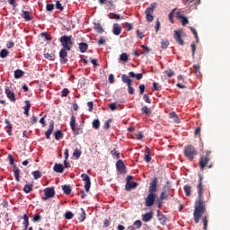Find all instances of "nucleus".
Here are the masks:
<instances>
[{"label":"nucleus","instance_id":"37998d69","mask_svg":"<svg viewBox=\"0 0 230 230\" xmlns=\"http://www.w3.org/2000/svg\"><path fill=\"white\" fill-rule=\"evenodd\" d=\"M123 28H125L126 31H130V30H133L132 23L125 22L123 23Z\"/></svg>","mask_w":230,"mask_h":230},{"label":"nucleus","instance_id":"13d9d810","mask_svg":"<svg viewBox=\"0 0 230 230\" xmlns=\"http://www.w3.org/2000/svg\"><path fill=\"white\" fill-rule=\"evenodd\" d=\"M111 123H112V119H109L105 123H104V128L105 130H109L111 128Z\"/></svg>","mask_w":230,"mask_h":230},{"label":"nucleus","instance_id":"3c124183","mask_svg":"<svg viewBox=\"0 0 230 230\" xmlns=\"http://www.w3.org/2000/svg\"><path fill=\"white\" fill-rule=\"evenodd\" d=\"M93 128H95V130H98V128H100V119H94L93 121Z\"/></svg>","mask_w":230,"mask_h":230},{"label":"nucleus","instance_id":"4be33fe9","mask_svg":"<svg viewBox=\"0 0 230 230\" xmlns=\"http://www.w3.org/2000/svg\"><path fill=\"white\" fill-rule=\"evenodd\" d=\"M134 188H137V183L136 181L126 182L127 191H130Z\"/></svg>","mask_w":230,"mask_h":230},{"label":"nucleus","instance_id":"de8ad7c7","mask_svg":"<svg viewBox=\"0 0 230 230\" xmlns=\"http://www.w3.org/2000/svg\"><path fill=\"white\" fill-rule=\"evenodd\" d=\"M0 57L1 58H6L8 57V49H4L0 51Z\"/></svg>","mask_w":230,"mask_h":230},{"label":"nucleus","instance_id":"4d7b16f0","mask_svg":"<svg viewBox=\"0 0 230 230\" xmlns=\"http://www.w3.org/2000/svg\"><path fill=\"white\" fill-rule=\"evenodd\" d=\"M161 200H168V194L165 191H162L160 194Z\"/></svg>","mask_w":230,"mask_h":230},{"label":"nucleus","instance_id":"bb28decb","mask_svg":"<svg viewBox=\"0 0 230 230\" xmlns=\"http://www.w3.org/2000/svg\"><path fill=\"white\" fill-rule=\"evenodd\" d=\"M23 226L24 230H28V227L30 226V217H28V215H23Z\"/></svg>","mask_w":230,"mask_h":230},{"label":"nucleus","instance_id":"c9c22d12","mask_svg":"<svg viewBox=\"0 0 230 230\" xmlns=\"http://www.w3.org/2000/svg\"><path fill=\"white\" fill-rule=\"evenodd\" d=\"M141 111L143 112V114H146V116H150V114H152V111L150 110V108H148V106L142 107Z\"/></svg>","mask_w":230,"mask_h":230},{"label":"nucleus","instance_id":"a211bd4d","mask_svg":"<svg viewBox=\"0 0 230 230\" xmlns=\"http://www.w3.org/2000/svg\"><path fill=\"white\" fill-rule=\"evenodd\" d=\"M53 170L57 173H64V165H62L61 164H55Z\"/></svg>","mask_w":230,"mask_h":230},{"label":"nucleus","instance_id":"5701e85b","mask_svg":"<svg viewBox=\"0 0 230 230\" xmlns=\"http://www.w3.org/2000/svg\"><path fill=\"white\" fill-rule=\"evenodd\" d=\"M177 18L178 19H181V24L182 26H186V24H188L190 22V21H188V18H186L184 15L181 14V13H177Z\"/></svg>","mask_w":230,"mask_h":230},{"label":"nucleus","instance_id":"412c9836","mask_svg":"<svg viewBox=\"0 0 230 230\" xmlns=\"http://www.w3.org/2000/svg\"><path fill=\"white\" fill-rule=\"evenodd\" d=\"M144 160L146 163H150V161H152V157L150 156V148H148V146L146 147Z\"/></svg>","mask_w":230,"mask_h":230},{"label":"nucleus","instance_id":"9b49d317","mask_svg":"<svg viewBox=\"0 0 230 230\" xmlns=\"http://www.w3.org/2000/svg\"><path fill=\"white\" fill-rule=\"evenodd\" d=\"M155 202V194H150L146 198V208L152 207V205Z\"/></svg>","mask_w":230,"mask_h":230},{"label":"nucleus","instance_id":"4468645a","mask_svg":"<svg viewBox=\"0 0 230 230\" xmlns=\"http://www.w3.org/2000/svg\"><path fill=\"white\" fill-rule=\"evenodd\" d=\"M121 25L119 23H114L112 27L113 35H119L121 33Z\"/></svg>","mask_w":230,"mask_h":230},{"label":"nucleus","instance_id":"58836bf2","mask_svg":"<svg viewBox=\"0 0 230 230\" xmlns=\"http://www.w3.org/2000/svg\"><path fill=\"white\" fill-rule=\"evenodd\" d=\"M23 75H24V72L22 70L18 69L14 71V78H21Z\"/></svg>","mask_w":230,"mask_h":230},{"label":"nucleus","instance_id":"c03bdc74","mask_svg":"<svg viewBox=\"0 0 230 230\" xmlns=\"http://www.w3.org/2000/svg\"><path fill=\"white\" fill-rule=\"evenodd\" d=\"M75 136H80V134H84V127L80 126L74 131Z\"/></svg>","mask_w":230,"mask_h":230},{"label":"nucleus","instance_id":"7ed1b4c3","mask_svg":"<svg viewBox=\"0 0 230 230\" xmlns=\"http://www.w3.org/2000/svg\"><path fill=\"white\" fill-rule=\"evenodd\" d=\"M61 46H63V49H67V51H71L73 48V36H62L60 39Z\"/></svg>","mask_w":230,"mask_h":230},{"label":"nucleus","instance_id":"f8f14e48","mask_svg":"<svg viewBox=\"0 0 230 230\" xmlns=\"http://www.w3.org/2000/svg\"><path fill=\"white\" fill-rule=\"evenodd\" d=\"M54 129H55V121L51 120L49 126V129L45 133L47 139H51V134H53Z\"/></svg>","mask_w":230,"mask_h":230},{"label":"nucleus","instance_id":"680f3d73","mask_svg":"<svg viewBox=\"0 0 230 230\" xmlns=\"http://www.w3.org/2000/svg\"><path fill=\"white\" fill-rule=\"evenodd\" d=\"M190 48L192 51V57H195V51H197V45H195V43H191Z\"/></svg>","mask_w":230,"mask_h":230},{"label":"nucleus","instance_id":"6e6d98bb","mask_svg":"<svg viewBox=\"0 0 230 230\" xmlns=\"http://www.w3.org/2000/svg\"><path fill=\"white\" fill-rule=\"evenodd\" d=\"M55 10V4H49L46 5V11L47 12H53Z\"/></svg>","mask_w":230,"mask_h":230},{"label":"nucleus","instance_id":"49530a36","mask_svg":"<svg viewBox=\"0 0 230 230\" xmlns=\"http://www.w3.org/2000/svg\"><path fill=\"white\" fill-rule=\"evenodd\" d=\"M32 175L35 180L40 179V177H42V172H40V171H34L32 172Z\"/></svg>","mask_w":230,"mask_h":230},{"label":"nucleus","instance_id":"ea45409f","mask_svg":"<svg viewBox=\"0 0 230 230\" xmlns=\"http://www.w3.org/2000/svg\"><path fill=\"white\" fill-rule=\"evenodd\" d=\"M202 222H203V230H208V224L209 220L208 219V216H205L202 217Z\"/></svg>","mask_w":230,"mask_h":230},{"label":"nucleus","instance_id":"b1692460","mask_svg":"<svg viewBox=\"0 0 230 230\" xmlns=\"http://www.w3.org/2000/svg\"><path fill=\"white\" fill-rule=\"evenodd\" d=\"M89 49V45L85 42L79 43V50L81 53H85Z\"/></svg>","mask_w":230,"mask_h":230},{"label":"nucleus","instance_id":"6ab92c4d","mask_svg":"<svg viewBox=\"0 0 230 230\" xmlns=\"http://www.w3.org/2000/svg\"><path fill=\"white\" fill-rule=\"evenodd\" d=\"M70 127H71L73 132H75V131H76V117H75V115H72V116H71V119H70Z\"/></svg>","mask_w":230,"mask_h":230},{"label":"nucleus","instance_id":"20e7f679","mask_svg":"<svg viewBox=\"0 0 230 230\" xmlns=\"http://www.w3.org/2000/svg\"><path fill=\"white\" fill-rule=\"evenodd\" d=\"M210 154H211V151H207L206 155L200 157V159H199L200 170H204L208 166V164L210 161V159H209Z\"/></svg>","mask_w":230,"mask_h":230},{"label":"nucleus","instance_id":"393cba45","mask_svg":"<svg viewBox=\"0 0 230 230\" xmlns=\"http://www.w3.org/2000/svg\"><path fill=\"white\" fill-rule=\"evenodd\" d=\"M13 173H14V178H15V181H17V182H19L20 180V173H21V170H19V167L17 166H13Z\"/></svg>","mask_w":230,"mask_h":230},{"label":"nucleus","instance_id":"7c9ffc66","mask_svg":"<svg viewBox=\"0 0 230 230\" xmlns=\"http://www.w3.org/2000/svg\"><path fill=\"white\" fill-rule=\"evenodd\" d=\"M108 17L109 19H116L117 21H121V19H124L123 16H120L119 14L112 13L108 14Z\"/></svg>","mask_w":230,"mask_h":230},{"label":"nucleus","instance_id":"79ce46f5","mask_svg":"<svg viewBox=\"0 0 230 230\" xmlns=\"http://www.w3.org/2000/svg\"><path fill=\"white\" fill-rule=\"evenodd\" d=\"M31 190H33V185L32 184H26L23 188V191L25 193H30V191H31Z\"/></svg>","mask_w":230,"mask_h":230},{"label":"nucleus","instance_id":"09e8293b","mask_svg":"<svg viewBox=\"0 0 230 230\" xmlns=\"http://www.w3.org/2000/svg\"><path fill=\"white\" fill-rule=\"evenodd\" d=\"M73 217H75V214H73V212L71 211H67L65 213V218H66V220H71Z\"/></svg>","mask_w":230,"mask_h":230},{"label":"nucleus","instance_id":"5fc2aeb1","mask_svg":"<svg viewBox=\"0 0 230 230\" xmlns=\"http://www.w3.org/2000/svg\"><path fill=\"white\" fill-rule=\"evenodd\" d=\"M56 8L59 10V12H64V6H62V4H60L58 0L56 1Z\"/></svg>","mask_w":230,"mask_h":230},{"label":"nucleus","instance_id":"f03ea898","mask_svg":"<svg viewBox=\"0 0 230 230\" xmlns=\"http://www.w3.org/2000/svg\"><path fill=\"white\" fill-rule=\"evenodd\" d=\"M183 154L189 161H193L199 155V151L192 145H188L184 147Z\"/></svg>","mask_w":230,"mask_h":230},{"label":"nucleus","instance_id":"aec40b11","mask_svg":"<svg viewBox=\"0 0 230 230\" xmlns=\"http://www.w3.org/2000/svg\"><path fill=\"white\" fill-rule=\"evenodd\" d=\"M22 19H24V21H26L27 22L31 21L32 17H31V13L28 11H22Z\"/></svg>","mask_w":230,"mask_h":230},{"label":"nucleus","instance_id":"a878e982","mask_svg":"<svg viewBox=\"0 0 230 230\" xmlns=\"http://www.w3.org/2000/svg\"><path fill=\"white\" fill-rule=\"evenodd\" d=\"M54 137H55V139H56L57 141H60V139H63V138H64V133H62V132L60 131V129H58V130L55 131Z\"/></svg>","mask_w":230,"mask_h":230},{"label":"nucleus","instance_id":"dca6fc26","mask_svg":"<svg viewBox=\"0 0 230 230\" xmlns=\"http://www.w3.org/2000/svg\"><path fill=\"white\" fill-rule=\"evenodd\" d=\"M30 109H31V103L27 100L25 101V106H23V114H25L27 117L30 116Z\"/></svg>","mask_w":230,"mask_h":230},{"label":"nucleus","instance_id":"a19ab883","mask_svg":"<svg viewBox=\"0 0 230 230\" xmlns=\"http://www.w3.org/2000/svg\"><path fill=\"white\" fill-rule=\"evenodd\" d=\"M81 155H82V151L78 150V148L75 149L73 153V157H75V159H80Z\"/></svg>","mask_w":230,"mask_h":230},{"label":"nucleus","instance_id":"2f4dec72","mask_svg":"<svg viewBox=\"0 0 230 230\" xmlns=\"http://www.w3.org/2000/svg\"><path fill=\"white\" fill-rule=\"evenodd\" d=\"M44 58H47V60H55V52L44 53Z\"/></svg>","mask_w":230,"mask_h":230},{"label":"nucleus","instance_id":"0eeeda50","mask_svg":"<svg viewBox=\"0 0 230 230\" xmlns=\"http://www.w3.org/2000/svg\"><path fill=\"white\" fill-rule=\"evenodd\" d=\"M157 178H154L149 185V194L155 195L157 193Z\"/></svg>","mask_w":230,"mask_h":230},{"label":"nucleus","instance_id":"473e14b6","mask_svg":"<svg viewBox=\"0 0 230 230\" xmlns=\"http://www.w3.org/2000/svg\"><path fill=\"white\" fill-rule=\"evenodd\" d=\"M146 13V19L147 21V22H152V21H154V13H150L148 11L145 12Z\"/></svg>","mask_w":230,"mask_h":230},{"label":"nucleus","instance_id":"603ef678","mask_svg":"<svg viewBox=\"0 0 230 230\" xmlns=\"http://www.w3.org/2000/svg\"><path fill=\"white\" fill-rule=\"evenodd\" d=\"M119 60H121L122 62H127L128 60V55H127V53H122L119 56Z\"/></svg>","mask_w":230,"mask_h":230},{"label":"nucleus","instance_id":"72a5a7b5","mask_svg":"<svg viewBox=\"0 0 230 230\" xmlns=\"http://www.w3.org/2000/svg\"><path fill=\"white\" fill-rule=\"evenodd\" d=\"M62 190H63L65 195H70L71 194L72 190H71L70 185H63Z\"/></svg>","mask_w":230,"mask_h":230},{"label":"nucleus","instance_id":"338daca9","mask_svg":"<svg viewBox=\"0 0 230 230\" xmlns=\"http://www.w3.org/2000/svg\"><path fill=\"white\" fill-rule=\"evenodd\" d=\"M134 88L132 87V84H128V93H129L130 94H134Z\"/></svg>","mask_w":230,"mask_h":230},{"label":"nucleus","instance_id":"9d476101","mask_svg":"<svg viewBox=\"0 0 230 230\" xmlns=\"http://www.w3.org/2000/svg\"><path fill=\"white\" fill-rule=\"evenodd\" d=\"M59 58L61 64H67V49H61L59 51Z\"/></svg>","mask_w":230,"mask_h":230},{"label":"nucleus","instance_id":"0e129e2a","mask_svg":"<svg viewBox=\"0 0 230 230\" xmlns=\"http://www.w3.org/2000/svg\"><path fill=\"white\" fill-rule=\"evenodd\" d=\"M109 107H110L111 111H116V109H118L116 102L110 103Z\"/></svg>","mask_w":230,"mask_h":230},{"label":"nucleus","instance_id":"e433bc0d","mask_svg":"<svg viewBox=\"0 0 230 230\" xmlns=\"http://www.w3.org/2000/svg\"><path fill=\"white\" fill-rule=\"evenodd\" d=\"M157 6L156 3H152L146 10V12H149L151 13H154V10H155V7Z\"/></svg>","mask_w":230,"mask_h":230},{"label":"nucleus","instance_id":"864d4df0","mask_svg":"<svg viewBox=\"0 0 230 230\" xmlns=\"http://www.w3.org/2000/svg\"><path fill=\"white\" fill-rule=\"evenodd\" d=\"M40 220H42V216H40V214L34 215L32 222H40Z\"/></svg>","mask_w":230,"mask_h":230},{"label":"nucleus","instance_id":"8fccbe9b","mask_svg":"<svg viewBox=\"0 0 230 230\" xmlns=\"http://www.w3.org/2000/svg\"><path fill=\"white\" fill-rule=\"evenodd\" d=\"M190 31L194 35L196 42L199 43V34L197 33V30H195L193 27H190Z\"/></svg>","mask_w":230,"mask_h":230},{"label":"nucleus","instance_id":"2eb2a0df","mask_svg":"<svg viewBox=\"0 0 230 230\" xmlns=\"http://www.w3.org/2000/svg\"><path fill=\"white\" fill-rule=\"evenodd\" d=\"M154 218V212H149L142 215L143 222H150Z\"/></svg>","mask_w":230,"mask_h":230},{"label":"nucleus","instance_id":"ddd939ff","mask_svg":"<svg viewBox=\"0 0 230 230\" xmlns=\"http://www.w3.org/2000/svg\"><path fill=\"white\" fill-rule=\"evenodd\" d=\"M5 94L7 96V98L10 100V102H13V103H15V93H13L10 88H5Z\"/></svg>","mask_w":230,"mask_h":230},{"label":"nucleus","instance_id":"f257e3e1","mask_svg":"<svg viewBox=\"0 0 230 230\" xmlns=\"http://www.w3.org/2000/svg\"><path fill=\"white\" fill-rule=\"evenodd\" d=\"M203 179L204 177L202 174H199V184L197 186L199 199L195 202V208L193 213L195 224H199V222H200V218H202V215L206 213V206L204 205V197L202 195V190H204V187L202 186Z\"/></svg>","mask_w":230,"mask_h":230},{"label":"nucleus","instance_id":"4c0bfd02","mask_svg":"<svg viewBox=\"0 0 230 230\" xmlns=\"http://www.w3.org/2000/svg\"><path fill=\"white\" fill-rule=\"evenodd\" d=\"M183 190H184L185 195H186L187 197H190V195H191V186H190V185H185V186L183 187Z\"/></svg>","mask_w":230,"mask_h":230},{"label":"nucleus","instance_id":"39448f33","mask_svg":"<svg viewBox=\"0 0 230 230\" xmlns=\"http://www.w3.org/2000/svg\"><path fill=\"white\" fill-rule=\"evenodd\" d=\"M43 191L45 193V197H42V200H48V199L55 197V187H47Z\"/></svg>","mask_w":230,"mask_h":230},{"label":"nucleus","instance_id":"6e6552de","mask_svg":"<svg viewBox=\"0 0 230 230\" xmlns=\"http://www.w3.org/2000/svg\"><path fill=\"white\" fill-rule=\"evenodd\" d=\"M174 39L180 46H184V40H182V30L174 31Z\"/></svg>","mask_w":230,"mask_h":230},{"label":"nucleus","instance_id":"052dcab7","mask_svg":"<svg viewBox=\"0 0 230 230\" xmlns=\"http://www.w3.org/2000/svg\"><path fill=\"white\" fill-rule=\"evenodd\" d=\"M165 75H167L168 78H172V76L175 75V72H173L172 70H166Z\"/></svg>","mask_w":230,"mask_h":230},{"label":"nucleus","instance_id":"c85d7f7f","mask_svg":"<svg viewBox=\"0 0 230 230\" xmlns=\"http://www.w3.org/2000/svg\"><path fill=\"white\" fill-rule=\"evenodd\" d=\"M169 118H171V119H173L174 123H179V117L177 116V113H175V111H172L169 113Z\"/></svg>","mask_w":230,"mask_h":230},{"label":"nucleus","instance_id":"423d86ee","mask_svg":"<svg viewBox=\"0 0 230 230\" xmlns=\"http://www.w3.org/2000/svg\"><path fill=\"white\" fill-rule=\"evenodd\" d=\"M116 168L121 175H125V173H127V167L125 166V164H123V160L117 161Z\"/></svg>","mask_w":230,"mask_h":230},{"label":"nucleus","instance_id":"cd10ccee","mask_svg":"<svg viewBox=\"0 0 230 230\" xmlns=\"http://www.w3.org/2000/svg\"><path fill=\"white\" fill-rule=\"evenodd\" d=\"M94 30L97 33H103L105 30H103V27L102 26L101 23H94Z\"/></svg>","mask_w":230,"mask_h":230},{"label":"nucleus","instance_id":"774afa93","mask_svg":"<svg viewBox=\"0 0 230 230\" xmlns=\"http://www.w3.org/2000/svg\"><path fill=\"white\" fill-rule=\"evenodd\" d=\"M97 42H98V44H99L100 46H105V42H106V41H105V40L103 39V37H101Z\"/></svg>","mask_w":230,"mask_h":230},{"label":"nucleus","instance_id":"bf43d9fd","mask_svg":"<svg viewBox=\"0 0 230 230\" xmlns=\"http://www.w3.org/2000/svg\"><path fill=\"white\" fill-rule=\"evenodd\" d=\"M68 94H69V89L64 88V89L62 90V92H61V96H62V98L67 97Z\"/></svg>","mask_w":230,"mask_h":230},{"label":"nucleus","instance_id":"69168bd1","mask_svg":"<svg viewBox=\"0 0 230 230\" xmlns=\"http://www.w3.org/2000/svg\"><path fill=\"white\" fill-rule=\"evenodd\" d=\"M111 155H115L116 159H119V153L116 151V149H113L111 151Z\"/></svg>","mask_w":230,"mask_h":230},{"label":"nucleus","instance_id":"c756f323","mask_svg":"<svg viewBox=\"0 0 230 230\" xmlns=\"http://www.w3.org/2000/svg\"><path fill=\"white\" fill-rule=\"evenodd\" d=\"M121 80L124 84H127V85H130V84H132V80L125 74L122 75Z\"/></svg>","mask_w":230,"mask_h":230},{"label":"nucleus","instance_id":"1a4fd4ad","mask_svg":"<svg viewBox=\"0 0 230 230\" xmlns=\"http://www.w3.org/2000/svg\"><path fill=\"white\" fill-rule=\"evenodd\" d=\"M83 181H84V190L85 191H89L91 190V177L89 175L83 173L81 174Z\"/></svg>","mask_w":230,"mask_h":230},{"label":"nucleus","instance_id":"e2e57ef3","mask_svg":"<svg viewBox=\"0 0 230 230\" xmlns=\"http://www.w3.org/2000/svg\"><path fill=\"white\" fill-rule=\"evenodd\" d=\"M134 226L137 227V229H140L143 223H141V220H137L134 222Z\"/></svg>","mask_w":230,"mask_h":230},{"label":"nucleus","instance_id":"f3484780","mask_svg":"<svg viewBox=\"0 0 230 230\" xmlns=\"http://www.w3.org/2000/svg\"><path fill=\"white\" fill-rule=\"evenodd\" d=\"M4 123H5V130L8 134V136H12V122H10V120L8 119H4Z\"/></svg>","mask_w":230,"mask_h":230},{"label":"nucleus","instance_id":"f704fd0d","mask_svg":"<svg viewBox=\"0 0 230 230\" xmlns=\"http://www.w3.org/2000/svg\"><path fill=\"white\" fill-rule=\"evenodd\" d=\"M170 46V41L166 39L162 40L161 48L162 49H167Z\"/></svg>","mask_w":230,"mask_h":230},{"label":"nucleus","instance_id":"a18cd8bd","mask_svg":"<svg viewBox=\"0 0 230 230\" xmlns=\"http://www.w3.org/2000/svg\"><path fill=\"white\" fill-rule=\"evenodd\" d=\"M79 218V222H84L85 220V210L84 208H81V214Z\"/></svg>","mask_w":230,"mask_h":230}]
</instances>
